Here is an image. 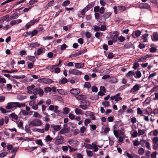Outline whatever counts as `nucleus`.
<instances>
[{
  "label": "nucleus",
  "mask_w": 158,
  "mask_h": 158,
  "mask_svg": "<svg viewBox=\"0 0 158 158\" xmlns=\"http://www.w3.org/2000/svg\"><path fill=\"white\" fill-rule=\"evenodd\" d=\"M28 124L30 127H34L41 126L43 124V123L42 121L40 119H34L30 120Z\"/></svg>",
  "instance_id": "f257e3e1"
},
{
  "label": "nucleus",
  "mask_w": 158,
  "mask_h": 158,
  "mask_svg": "<svg viewBox=\"0 0 158 158\" xmlns=\"http://www.w3.org/2000/svg\"><path fill=\"white\" fill-rule=\"evenodd\" d=\"M153 55L152 54H147L142 56L141 57L137 58L136 61L137 62H144L145 60H147L150 57H152Z\"/></svg>",
  "instance_id": "f03ea898"
},
{
  "label": "nucleus",
  "mask_w": 158,
  "mask_h": 158,
  "mask_svg": "<svg viewBox=\"0 0 158 158\" xmlns=\"http://www.w3.org/2000/svg\"><path fill=\"white\" fill-rule=\"evenodd\" d=\"M140 143L141 146L143 147H145L147 148L149 150H151L150 144L149 142L146 140L141 139L140 140Z\"/></svg>",
  "instance_id": "7ed1b4c3"
},
{
  "label": "nucleus",
  "mask_w": 158,
  "mask_h": 158,
  "mask_svg": "<svg viewBox=\"0 0 158 158\" xmlns=\"http://www.w3.org/2000/svg\"><path fill=\"white\" fill-rule=\"evenodd\" d=\"M38 81L40 83L45 84H51L53 82L52 79L47 78L39 79L38 80Z\"/></svg>",
  "instance_id": "20e7f679"
},
{
  "label": "nucleus",
  "mask_w": 158,
  "mask_h": 158,
  "mask_svg": "<svg viewBox=\"0 0 158 158\" xmlns=\"http://www.w3.org/2000/svg\"><path fill=\"white\" fill-rule=\"evenodd\" d=\"M55 143L57 145L62 144L64 143V138L61 136H58L56 139Z\"/></svg>",
  "instance_id": "39448f33"
},
{
  "label": "nucleus",
  "mask_w": 158,
  "mask_h": 158,
  "mask_svg": "<svg viewBox=\"0 0 158 158\" xmlns=\"http://www.w3.org/2000/svg\"><path fill=\"white\" fill-rule=\"evenodd\" d=\"M6 108L7 109L14 110L16 108V102H10L8 103Z\"/></svg>",
  "instance_id": "423d86ee"
},
{
  "label": "nucleus",
  "mask_w": 158,
  "mask_h": 158,
  "mask_svg": "<svg viewBox=\"0 0 158 158\" xmlns=\"http://www.w3.org/2000/svg\"><path fill=\"white\" fill-rule=\"evenodd\" d=\"M140 85L138 84L135 85L130 90V92L133 94H135L140 88Z\"/></svg>",
  "instance_id": "0eeeda50"
},
{
  "label": "nucleus",
  "mask_w": 158,
  "mask_h": 158,
  "mask_svg": "<svg viewBox=\"0 0 158 158\" xmlns=\"http://www.w3.org/2000/svg\"><path fill=\"white\" fill-rule=\"evenodd\" d=\"M69 73L70 74L77 76L80 75L82 74L81 72L75 69H70L69 70Z\"/></svg>",
  "instance_id": "6e6552de"
},
{
  "label": "nucleus",
  "mask_w": 158,
  "mask_h": 158,
  "mask_svg": "<svg viewBox=\"0 0 158 158\" xmlns=\"http://www.w3.org/2000/svg\"><path fill=\"white\" fill-rule=\"evenodd\" d=\"M68 143L71 145L73 146L77 147L78 146L79 144V142L77 140H74L73 139H70L68 141Z\"/></svg>",
  "instance_id": "1a4fd4ad"
},
{
  "label": "nucleus",
  "mask_w": 158,
  "mask_h": 158,
  "mask_svg": "<svg viewBox=\"0 0 158 158\" xmlns=\"http://www.w3.org/2000/svg\"><path fill=\"white\" fill-rule=\"evenodd\" d=\"M126 154L128 158H140V156L133 153L130 154L127 152L126 153Z\"/></svg>",
  "instance_id": "9d476101"
},
{
  "label": "nucleus",
  "mask_w": 158,
  "mask_h": 158,
  "mask_svg": "<svg viewBox=\"0 0 158 158\" xmlns=\"http://www.w3.org/2000/svg\"><path fill=\"white\" fill-rule=\"evenodd\" d=\"M97 141H95L92 143L91 144L92 149H93L94 151V152H96L98 150V146L97 145Z\"/></svg>",
  "instance_id": "9b49d317"
},
{
  "label": "nucleus",
  "mask_w": 158,
  "mask_h": 158,
  "mask_svg": "<svg viewBox=\"0 0 158 158\" xmlns=\"http://www.w3.org/2000/svg\"><path fill=\"white\" fill-rule=\"evenodd\" d=\"M70 93L74 95H77L80 92V90L79 89H73L70 90Z\"/></svg>",
  "instance_id": "f8f14e48"
},
{
  "label": "nucleus",
  "mask_w": 158,
  "mask_h": 158,
  "mask_svg": "<svg viewBox=\"0 0 158 158\" xmlns=\"http://www.w3.org/2000/svg\"><path fill=\"white\" fill-rule=\"evenodd\" d=\"M38 21V20H37V19H34L33 20H31L27 24L25 25V27L27 28H29L31 26L33 25L35 23Z\"/></svg>",
  "instance_id": "ddd939ff"
},
{
  "label": "nucleus",
  "mask_w": 158,
  "mask_h": 158,
  "mask_svg": "<svg viewBox=\"0 0 158 158\" xmlns=\"http://www.w3.org/2000/svg\"><path fill=\"white\" fill-rule=\"evenodd\" d=\"M139 7L141 9H147L150 7V6L147 3H144L140 5Z\"/></svg>",
  "instance_id": "4468645a"
},
{
  "label": "nucleus",
  "mask_w": 158,
  "mask_h": 158,
  "mask_svg": "<svg viewBox=\"0 0 158 158\" xmlns=\"http://www.w3.org/2000/svg\"><path fill=\"white\" fill-rule=\"evenodd\" d=\"M141 34V32L139 30L133 32L132 34V36L134 38H135L136 37L139 36Z\"/></svg>",
  "instance_id": "2eb2a0df"
},
{
  "label": "nucleus",
  "mask_w": 158,
  "mask_h": 158,
  "mask_svg": "<svg viewBox=\"0 0 158 158\" xmlns=\"http://www.w3.org/2000/svg\"><path fill=\"white\" fill-rule=\"evenodd\" d=\"M94 5V2L90 3L84 9L82 10L83 11L86 12L88 11Z\"/></svg>",
  "instance_id": "dca6fc26"
},
{
  "label": "nucleus",
  "mask_w": 158,
  "mask_h": 158,
  "mask_svg": "<svg viewBox=\"0 0 158 158\" xmlns=\"http://www.w3.org/2000/svg\"><path fill=\"white\" fill-rule=\"evenodd\" d=\"M152 40L154 41H158V33L157 32L153 33Z\"/></svg>",
  "instance_id": "f3484780"
},
{
  "label": "nucleus",
  "mask_w": 158,
  "mask_h": 158,
  "mask_svg": "<svg viewBox=\"0 0 158 158\" xmlns=\"http://www.w3.org/2000/svg\"><path fill=\"white\" fill-rule=\"evenodd\" d=\"M69 131V130L68 128L64 127L59 132V134L60 135L63 134L65 133H68Z\"/></svg>",
  "instance_id": "a211bd4d"
},
{
  "label": "nucleus",
  "mask_w": 158,
  "mask_h": 158,
  "mask_svg": "<svg viewBox=\"0 0 158 158\" xmlns=\"http://www.w3.org/2000/svg\"><path fill=\"white\" fill-rule=\"evenodd\" d=\"M35 87V86L34 85H32L31 86L27 87V89L28 93L30 94L32 93V91Z\"/></svg>",
  "instance_id": "6ab92c4d"
},
{
  "label": "nucleus",
  "mask_w": 158,
  "mask_h": 158,
  "mask_svg": "<svg viewBox=\"0 0 158 158\" xmlns=\"http://www.w3.org/2000/svg\"><path fill=\"white\" fill-rule=\"evenodd\" d=\"M151 101V98L150 97L147 98L145 101L143 102V106H146L149 105Z\"/></svg>",
  "instance_id": "aec40b11"
},
{
  "label": "nucleus",
  "mask_w": 158,
  "mask_h": 158,
  "mask_svg": "<svg viewBox=\"0 0 158 158\" xmlns=\"http://www.w3.org/2000/svg\"><path fill=\"white\" fill-rule=\"evenodd\" d=\"M109 82L111 83H116L118 81V79L116 78L112 77L110 78Z\"/></svg>",
  "instance_id": "412c9836"
},
{
  "label": "nucleus",
  "mask_w": 158,
  "mask_h": 158,
  "mask_svg": "<svg viewBox=\"0 0 158 158\" xmlns=\"http://www.w3.org/2000/svg\"><path fill=\"white\" fill-rule=\"evenodd\" d=\"M84 64L83 63H75V67L76 68H82L84 66Z\"/></svg>",
  "instance_id": "4be33fe9"
},
{
  "label": "nucleus",
  "mask_w": 158,
  "mask_h": 158,
  "mask_svg": "<svg viewBox=\"0 0 158 158\" xmlns=\"http://www.w3.org/2000/svg\"><path fill=\"white\" fill-rule=\"evenodd\" d=\"M51 128L56 131H59L60 129V125H55L54 124H52L51 125Z\"/></svg>",
  "instance_id": "5701e85b"
},
{
  "label": "nucleus",
  "mask_w": 158,
  "mask_h": 158,
  "mask_svg": "<svg viewBox=\"0 0 158 158\" xmlns=\"http://www.w3.org/2000/svg\"><path fill=\"white\" fill-rule=\"evenodd\" d=\"M138 136H140L144 135L146 133V130L144 129H138Z\"/></svg>",
  "instance_id": "b1692460"
},
{
  "label": "nucleus",
  "mask_w": 158,
  "mask_h": 158,
  "mask_svg": "<svg viewBox=\"0 0 158 158\" xmlns=\"http://www.w3.org/2000/svg\"><path fill=\"white\" fill-rule=\"evenodd\" d=\"M148 35H149L148 34H145L142 35L141 38L143 42H148L147 37Z\"/></svg>",
  "instance_id": "393cba45"
},
{
  "label": "nucleus",
  "mask_w": 158,
  "mask_h": 158,
  "mask_svg": "<svg viewBox=\"0 0 158 158\" xmlns=\"http://www.w3.org/2000/svg\"><path fill=\"white\" fill-rule=\"evenodd\" d=\"M38 33V31L37 30H34L32 31H30L28 32L29 35H31V37L36 35Z\"/></svg>",
  "instance_id": "a878e982"
},
{
  "label": "nucleus",
  "mask_w": 158,
  "mask_h": 158,
  "mask_svg": "<svg viewBox=\"0 0 158 158\" xmlns=\"http://www.w3.org/2000/svg\"><path fill=\"white\" fill-rule=\"evenodd\" d=\"M57 91L59 94L62 95H65L67 93L66 91L63 89H57Z\"/></svg>",
  "instance_id": "bb28decb"
},
{
  "label": "nucleus",
  "mask_w": 158,
  "mask_h": 158,
  "mask_svg": "<svg viewBox=\"0 0 158 158\" xmlns=\"http://www.w3.org/2000/svg\"><path fill=\"white\" fill-rule=\"evenodd\" d=\"M135 74L136 75V76H135V77L136 78H139L141 77V73L139 71H136L135 72Z\"/></svg>",
  "instance_id": "cd10ccee"
},
{
  "label": "nucleus",
  "mask_w": 158,
  "mask_h": 158,
  "mask_svg": "<svg viewBox=\"0 0 158 158\" xmlns=\"http://www.w3.org/2000/svg\"><path fill=\"white\" fill-rule=\"evenodd\" d=\"M40 44L37 42L32 43L30 44V46L32 48H35L39 46Z\"/></svg>",
  "instance_id": "c85d7f7f"
},
{
  "label": "nucleus",
  "mask_w": 158,
  "mask_h": 158,
  "mask_svg": "<svg viewBox=\"0 0 158 158\" xmlns=\"http://www.w3.org/2000/svg\"><path fill=\"white\" fill-rule=\"evenodd\" d=\"M16 107L21 108V107H24L25 106V104L24 103H20L19 102H16Z\"/></svg>",
  "instance_id": "c756f323"
},
{
  "label": "nucleus",
  "mask_w": 158,
  "mask_h": 158,
  "mask_svg": "<svg viewBox=\"0 0 158 158\" xmlns=\"http://www.w3.org/2000/svg\"><path fill=\"white\" fill-rule=\"evenodd\" d=\"M120 93H118L115 95V101L118 102L122 99V98L120 96Z\"/></svg>",
  "instance_id": "7c9ffc66"
},
{
  "label": "nucleus",
  "mask_w": 158,
  "mask_h": 158,
  "mask_svg": "<svg viewBox=\"0 0 158 158\" xmlns=\"http://www.w3.org/2000/svg\"><path fill=\"white\" fill-rule=\"evenodd\" d=\"M3 19L6 22H9L10 20V15H7L2 17Z\"/></svg>",
  "instance_id": "2f4dec72"
},
{
  "label": "nucleus",
  "mask_w": 158,
  "mask_h": 158,
  "mask_svg": "<svg viewBox=\"0 0 158 158\" xmlns=\"http://www.w3.org/2000/svg\"><path fill=\"white\" fill-rule=\"evenodd\" d=\"M75 113L77 115L82 114L83 113H82V110L79 108H77L75 110Z\"/></svg>",
  "instance_id": "473e14b6"
},
{
  "label": "nucleus",
  "mask_w": 158,
  "mask_h": 158,
  "mask_svg": "<svg viewBox=\"0 0 158 158\" xmlns=\"http://www.w3.org/2000/svg\"><path fill=\"white\" fill-rule=\"evenodd\" d=\"M144 152V149L142 148H139L138 150V153L140 155H143Z\"/></svg>",
  "instance_id": "72a5a7b5"
},
{
  "label": "nucleus",
  "mask_w": 158,
  "mask_h": 158,
  "mask_svg": "<svg viewBox=\"0 0 158 158\" xmlns=\"http://www.w3.org/2000/svg\"><path fill=\"white\" fill-rule=\"evenodd\" d=\"M134 72L133 71H130L126 75V76L127 77H130L132 76L133 75H134Z\"/></svg>",
  "instance_id": "f704fd0d"
},
{
  "label": "nucleus",
  "mask_w": 158,
  "mask_h": 158,
  "mask_svg": "<svg viewBox=\"0 0 158 158\" xmlns=\"http://www.w3.org/2000/svg\"><path fill=\"white\" fill-rule=\"evenodd\" d=\"M35 143L38 145L41 146L44 145V143L42 142V140L41 139H36L35 141Z\"/></svg>",
  "instance_id": "c9c22d12"
},
{
  "label": "nucleus",
  "mask_w": 158,
  "mask_h": 158,
  "mask_svg": "<svg viewBox=\"0 0 158 158\" xmlns=\"http://www.w3.org/2000/svg\"><path fill=\"white\" fill-rule=\"evenodd\" d=\"M68 82V80L66 78H64L61 79V80L59 81V83L60 84H64Z\"/></svg>",
  "instance_id": "e433bc0d"
},
{
  "label": "nucleus",
  "mask_w": 158,
  "mask_h": 158,
  "mask_svg": "<svg viewBox=\"0 0 158 158\" xmlns=\"http://www.w3.org/2000/svg\"><path fill=\"white\" fill-rule=\"evenodd\" d=\"M70 109L68 107H65L63 109V113L64 114H68L70 111Z\"/></svg>",
  "instance_id": "4c0bfd02"
},
{
  "label": "nucleus",
  "mask_w": 158,
  "mask_h": 158,
  "mask_svg": "<svg viewBox=\"0 0 158 158\" xmlns=\"http://www.w3.org/2000/svg\"><path fill=\"white\" fill-rule=\"evenodd\" d=\"M151 154V152L148 150H146L145 152L144 156L147 158H149Z\"/></svg>",
  "instance_id": "58836bf2"
},
{
  "label": "nucleus",
  "mask_w": 158,
  "mask_h": 158,
  "mask_svg": "<svg viewBox=\"0 0 158 158\" xmlns=\"http://www.w3.org/2000/svg\"><path fill=\"white\" fill-rule=\"evenodd\" d=\"M44 114L46 115V116L44 118V120L45 121H48L50 120V118H49V115L47 113H45Z\"/></svg>",
  "instance_id": "ea45409f"
},
{
  "label": "nucleus",
  "mask_w": 158,
  "mask_h": 158,
  "mask_svg": "<svg viewBox=\"0 0 158 158\" xmlns=\"http://www.w3.org/2000/svg\"><path fill=\"white\" fill-rule=\"evenodd\" d=\"M86 152L87 153V155L90 157H92L94 155V153L92 151L86 150Z\"/></svg>",
  "instance_id": "a19ab883"
},
{
  "label": "nucleus",
  "mask_w": 158,
  "mask_h": 158,
  "mask_svg": "<svg viewBox=\"0 0 158 158\" xmlns=\"http://www.w3.org/2000/svg\"><path fill=\"white\" fill-rule=\"evenodd\" d=\"M33 117L36 118H41V116L37 112H34L33 114Z\"/></svg>",
  "instance_id": "79ce46f5"
},
{
  "label": "nucleus",
  "mask_w": 158,
  "mask_h": 158,
  "mask_svg": "<svg viewBox=\"0 0 158 158\" xmlns=\"http://www.w3.org/2000/svg\"><path fill=\"white\" fill-rule=\"evenodd\" d=\"M27 58L28 60H30L33 62V63H34L35 61V57L34 56H28L27 57Z\"/></svg>",
  "instance_id": "37998d69"
},
{
  "label": "nucleus",
  "mask_w": 158,
  "mask_h": 158,
  "mask_svg": "<svg viewBox=\"0 0 158 158\" xmlns=\"http://www.w3.org/2000/svg\"><path fill=\"white\" fill-rule=\"evenodd\" d=\"M38 93L39 94L40 97H42L44 94L43 90L41 89L40 88L38 87Z\"/></svg>",
  "instance_id": "c03bdc74"
},
{
  "label": "nucleus",
  "mask_w": 158,
  "mask_h": 158,
  "mask_svg": "<svg viewBox=\"0 0 158 158\" xmlns=\"http://www.w3.org/2000/svg\"><path fill=\"white\" fill-rule=\"evenodd\" d=\"M152 143L153 144H156L158 142V137H153L152 139Z\"/></svg>",
  "instance_id": "a18cd8bd"
},
{
  "label": "nucleus",
  "mask_w": 158,
  "mask_h": 158,
  "mask_svg": "<svg viewBox=\"0 0 158 158\" xmlns=\"http://www.w3.org/2000/svg\"><path fill=\"white\" fill-rule=\"evenodd\" d=\"M44 91L45 93H47L48 92H51L52 91V89L50 87H47L44 88Z\"/></svg>",
  "instance_id": "49530a36"
},
{
  "label": "nucleus",
  "mask_w": 158,
  "mask_h": 158,
  "mask_svg": "<svg viewBox=\"0 0 158 158\" xmlns=\"http://www.w3.org/2000/svg\"><path fill=\"white\" fill-rule=\"evenodd\" d=\"M84 147L87 148L89 149H92V146L91 144H89L86 143H84Z\"/></svg>",
  "instance_id": "de8ad7c7"
},
{
  "label": "nucleus",
  "mask_w": 158,
  "mask_h": 158,
  "mask_svg": "<svg viewBox=\"0 0 158 158\" xmlns=\"http://www.w3.org/2000/svg\"><path fill=\"white\" fill-rule=\"evenodd\" d=\"M18 16V15L17 13H14L12 15H11L10 17V20L12 19H14L16 18H17Z\"/></svg>",
  "instance_id": "09e8293b"
},
{
  "label": "nucleus",
  "mask_w": 158,
  "mask_h": 158,
  "mask_svg": "<svg viewBox=\"0 0 158 158\" xmlns=\"http://www.w3.org/2000/svg\"><path fill=\"white\" fill-rule=\"evenodd\" d=\"M118 34H116L114 35L112 37V40L114 43H115L117 41Z\"/></svg>",
  "instance_id": "8fccbe9b"
},
{
  "label": "nucleus",
  "mask_w": 158,
  "mask_h": 158,
  "mask_svg": "<svg viewBox=\"0 0 158 158\" xmlns=\"http://www.w3.org/2000/svg\"><path fill=\"white\" fill-rule=\"evenodd\" d=\"M133 143L134 146H138L139 144H140V141L139 142L138 140H136L134 141H133Z\"/></svg>",
  "instance_id": "3c124183"
},
{
  "label": "nucleus",
  "mask_w": 158,
  "mask_h": 158,
  "mask_svg": "<svg viewBox=\"0 0 158 158\" xmlns=\"http://www.w3.org/2000/svg\"><path fill=\"white\" fill-rule=\"evenodd\" d=\"M156 75V72H154L149 75L148 77V79L150 80L152 79V78L155 76Z\"/></svg>",
  "instance_id": "603ef678"
},
{
  "label": "nucleus",
  "mask_w": 158,
  "mask_h": 158,
  "mask_svg": "<svg viewBox=\"0 0 158 158\" xmlns=\"http://www.w3.org/2000/svg\"><path fill=\"white\" fill-rule=\"evenodd\" d=\"M44 48H40L38 49L37 51V53L38 55H39L43 52Z\"/></svg>",
  "instance_id": "864d4df0"
},
{
  "label": "nucleus",
  "mask_w": 158,
  "mask_h": 158,
  "mask_svg": "<svg viewBox=\"0 0 158 158\" xmlns=\"http://www.w3.org/2000/svg\"><path fill=\"white\" fill-rule=\"evenodd\" d=\"M138 135V132H137V131L136 130L134 131L131 134L132 137L134 138L137 137Z\"/></svg>",
  "instance_id": "5fc2aeb1"
},
{
  "label": "nucleus",
  "mask_w": 158,
  "mask_h": 158,
  "mask_svg": "<svg viewBox=\"0 0 158 158\" xmlns=\"http://www.w3.org/2000/svg\"><path fill=\"white\" fill-rule=\"evenodd\" d=\"M91 87V84L88 82H86L84 84V87L88 89L89 88Z\"/></svg>",
  "instance_id": "6e6d98bb"
},
{
  "label": "nucleus",
  "mask_w": 158,
  "mask_h": 158,
  "mask_svg": "<svg viewBox=\"0 0 158 158\" xmlns=\"http://www.w3.org/2000/svg\"><path fill=\"white\" fill-rule=\"evenodd\" d=\"M118 9L120 12H123L125 10V7L123 6H119Z\"/></svg>",
  "instance_id": "4d7b16f0"
},
{
  "label": "nucleus",
  "mask_w": 158,
  "mask_h": 158,
  "mask_svg": "<svg viewBox=\"0 0 158 158\" xmlns=\"http://www.w3.org/2000/svg\"><path fill=\"white\" fill-rule=\"evenodd\" d=\"M118 40L121 42H122L125 40V39L124 37L120 36L118 37Z\"/></svg>",
  "instance_id": "13d9d810"
},
{
  "label": "nucleus",
  "mask_w": 158,
  "mask_h": 158,
  "mask_svg": "<svg viewBox=\"0 0 158 158\" xmlns=\"http://www.w3.org/2000/svg\"><path fill=\"white\" fill-rule=\"evenodd\" d=\"M149 50L151 52L155 53L156 52L157 49L154 47H152L150 48Z\"/></svg>",
  "instance_id": "bf43d9fd"
},
{
  "label": "nucleus",
  "mask_w": 158,
  "mask_h": 158,
  "mask_svg": "<svg viewBox=\"0 0 158 158\" xmlns=\"http://www.w3.org/2000/svg\"><path fill=\"white\" fill-rule=\"evenodd\" d=\"M8 154V152H2L0 153V157L3 158L7 155Z\"/></svg>",
  "instance_id": "052dcab7"
},
{
  "label": "nucleus",
  "mask_w": 158,
  "mask_h": 158,
  "mask_svg": "<svg viewBox=\"0 0 158 158\" xmlns=\"http://www.w3.org/2000/svg\"><path fill=\"white\" fill-rule=\"evenodd\" d=\"M52 139L49 135H48L46 137L45 141L46 142H48V141H51Z\"/></svg>",
  "instance_id": "680f3d73"
},
{
  "label": "nucleus",
  "mask_w": 158,
  "mask_h": 158,
  "mask_svg": "<svg viewBox=\"0 0 158 158\" xmlns=\"http://www.w3.org/2000/svg\"><path fill=\"white\" fill-rule=\"evenodd\" d=\"M102 105L105 106L107 107L110 105V103L109 102H103L102 103Z\"/></svg>",
  "instance_id": "e2e57ef3"
},
{
  "label": "nucleus",
  "mask_w": 158,
  "mask_h": 158,
  "mask_svg": "<svg viewBox=\"0 0 158 158\" xmlns=\"http://www.w3.org/2000/svg\"><path fill=\"white\" fill-rule=\"evenodd\" d=\"M4 83H6V79L2 77L1 76H0V84H3Z\"/></svg>",
  "instance_id": "0e129e2a"
},
{
  "label": "nucleus",
  "mask_w": 158,
  "mask_h": 158,
  "mask_svg": "<svg viewBox=\"0 0 158 158\" xmlns=\"http://www.w3.org/2000/svg\"><path fill=\"white\" fill-rule=\"evenodd\" d=\"M139 66V64L138 63H135L134 64L132 68L135 69H137Z\"/></svg>",
  "instance_id": "69168bd1"
},
{
  "label": "nucleus",
  "mask_w": 158,
  "mask_h": 158,
  "mask_svg": "<svg viewBox=\"0 0 158 158\" xmlns=\"http://www.w3.org/2000/svg\"><path fill=\"white\" fill-rule=\"evenodd\" d=\"M91 122L90 120L89 119H86L84 121L85 125L87 126L88 124L89 123Z\"/></svg>",
  "instance_id": "338daca9"
},
{
  "label": "nucleus",
  "mask_w": 158,
  "mask_h": 158,
  "mask_svg": "<svg viewBox=\"0 0 158 158\" xmlns=\"http://www.w3.org/2000/svg\"><path fill=\"white\" fill-rule=\"evenodd\" d=\"M157 152H152L151 155V156L152 158H155L156 157Z\"/></svg>",
  "instance_id": "774afa93"
}]
</instances>
